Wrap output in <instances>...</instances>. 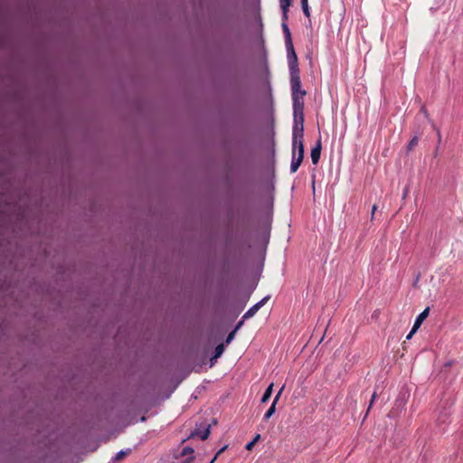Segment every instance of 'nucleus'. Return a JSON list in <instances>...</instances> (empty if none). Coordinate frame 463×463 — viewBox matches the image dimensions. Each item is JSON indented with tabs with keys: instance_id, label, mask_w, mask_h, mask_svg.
<instances>
[{
	"instance_id": "f257e3e1",
	"label": "nucleus",
	"mask_w": 463,
	"mask_h": 463,
	"mask_svg": "<svg viewBox=\"0 0 463 463\" xmlns=\"http://www.w3.org/2000/svg\"><path fill=\"white\" fill-rule=\"evenodd\" d=\"M250 90L249 62L233 57V319L246 307L264 268L276 190L273 168L261 184L257 211L256 107Z\"/></svg>"
},
{
	"instance_id": "f03ea898",
	"label": "nucleus",
	"mask_w": 463,
	"mask_h": 463,
	"mask_svg": "<svg viewBox=\"0 0 463 463\" xmlns=\"http://www.w3.org/2000/svg\"><path fill=\"white\" fill-rule=\"evenodd\" d=\"M304 102L293 104L294 125L292 135H304Z\"/></svg>"
},
{
	"instance_id": "7ed1b4c3",
	"label": "nucleus",
	"mask_w": 463,
	"mask_h": 463,
	"mask_svg": "<svg viewBox=\"0 0 463 463\" xmlns=\"http://www.w3.org/2000/svg\"><path fill=\"white\" fill-rule=\"evenodd\" d=\"M270 298V296L264 297L258 303L253 305L249 310L245 312L242 316L241 319L233 326V337L235 336L237 331L242 326L244 321L250 317H252Z\"/></svg>"
},
{
	"instance_id": "20e7f679",
	"label": "nucleus",
	"mask_w": 463,
	"mask_h": 463,
	"mask_svg": "<svg viewBox=\"0 0 463 463\" xmlns=\"http://www.w3.org/2000/svg\"><path fill=\"white\" fill-rule=\"evenodd\" d=\"M237 21H238V18H237L235 13L233 12V31H232V33H233V45L238 41L243 40L245 38V35H246L247 31H248V26H249V22H248V19L246 17H243V19H242V24H242L241 28H240L238 26Z\"/></svg>"
},
{
	"instance_id": "39448f33",
	"label": "nucleus",
	"mask_w": 463,
	"mask_h": 463,
	"mask_svg": "<svg viewBox=\"0 0 463 463\" xmlns=\"http://www.w3.org/2000/svg\"><path fill=\"white\" fill-rule=\"evenodd\" d=\"M290 75V87H291V96L292 101L294 103H302L303 101L299 100L300 97L297 96V91H298L301 88V80H300V71L298 72H291Z\"/></svg>"
},
{
	"instance_id": "423d86ee",
	"label": "nucleus",
	"mask_w": 463,
	"mask_h": 463,
	"mask_svg": "<svg viewBox=\"0 0 463 463\" xmlns=\"http://www.w3.org/2000/svg\"><path fill=\"white\" fill-rule=\"evenodd\" d=\"M296 153L298 154L297 158L304 159V135H292V156H296Z\"/></svg>"
},
{
	"instance_id": "0eeeda50",
	"label": "nucleus",
	"mask_w": 463,
	"mask_h": 463,
	"mask_svg": "<svg viewBox=\"0 0 463 463\" xmlns=\"http://www.w3.org/2000/svg\"><path fill=\"white\" fill-rule=\"evenodd\" d=\"M286 49H287V56H288L289 73L300 71V70L298 68V56L295 52L293 43L291 45L290 44L286 45Z\"/></svg>"
},
{
	"instance_id": "6e6552de",
	"label": "nucleus",
	"mask_w": 463,
	"mask_h": 463,
	"mask_svg": "<svg viewBox=\"0 0 463 463\" xmlns=\"http://www.w3.org/2000/svg\"><path fill=\"white\" fill-rule=\"evenodd\" d=\"M263 70H264V72H265V86H266V89L269 91V95L270 97V99L272 100V97H271L272 88H271V83H270V71H269V64H268V59H267V52H266V51H264V54H263Z\"/></svg>"
},
{
	"instance_id": "1a4fd4ad",
	"label": "nucleus",
	"mask_w": 463,
	"mask_h": 463,
	"mask_svg": "<svg viewBox=\"0 0 463 463\" xmlns=\"http://www.w3.org/2000/svg\"><path fill=\"white\" fill-rule=\"evenodd\" d=\"M210 435V425L207 424L205 426H196V428L191 432L190 438L198 437L202 440H204Z\"/></svg>"
},
{
	"instance_id": "9d476101",
	"label": "nucleus",
	"mask_w": 463,
	"mask_h": 463,
	"mask_svg": "<svg viewBox=\"0 0 463 463\" xmlns=\"http://www.w3.org/2000/svg\"><path fill=\"white\" fill-rule=\"evenodd\" d=\"M321 150H322V142H321V137H319L317 140L316 145L312 147L311 153H310L311 161H312L313 165L318 164L320 156H321Z\"/></svg>"
},
{
	"instance_id": "9b49d317",
	"label": "nucleus",
	"mask_w": 463,
	"mask_h": 463,
	"mask_svg": "<svg viewBox=\"0 0 463 463\" xmlns=\"http://www.w3.org/2000/svg\"><path fill=\"white\" fill-rule=\"evenodd\" d=\"M430 307H427L415 319L413 326L411 328V334H415L419 327L421 326L423 321L429 317Z\"/></svg>"
},
{
	"instance_id": "f8f14e48",
	"label": "nucleus",
	"mask_w": 463,
	"mask_h": 463,
	"mask_svg": "<svg viewBox=\"0 0 463 463\" xmlns=\"http://www.w3.org/2000/svg\"><path fill=\"white\" fill-rule=\"evenodd\" d=\"M281 27H282V31H283L284 37H285V44L291 45L293 43V42H292V36H291V33H290L289 27L288 25V23H282Z\"/></svg>"
},
{
	"instance_id": "ddd939ff",
	"label": "nucleus",
	"mask_w": 463,
	"mask_h": 463,
	"mask_svg": "<svg viewBox=\"0 0 463 463\" xmlns=\"http://www.w3.org/2000/svg\"><path fill=\"white\" fill-rule=\"evenodd\" d=\"M255 1H256L257 8H258L257 15H256V21H257V24H258L259 33H260V38H262L263 24H262L261 16H260V0H255ZM261 41L263 42V39H261Z\"/></svg>"
},
{
	"instance_id": "4468645a",
	"label": "nucleus",
	"mask_w": 463,
	"mask_h": 463,
	"mask_svg": "<svg viewBox=\"0 0 463 463\" xmlns=\"http://www.w3.org/2000/svg\"><path fill=\"white\" fill-rule=\"evenodd\" d=\"M273 386L274 383H271L265 390L264 393L262 394V397L260 399L261 403H266L271 397L273 392Z\"/></svg>"
},
{
	"instance_id": "2eb2a0df",
	"label": "nucleus",
	"mask_w": 463,
	"mask_h": 463,
	"mask_svg": "<svg viewBox=\"0 0 463 463\" xmlns=\"http://www.w3.org/2000/svg\"><path fill=\"white\" fill-rule=\"evenodd\" d=\"M223 351H224L223 344H220L215 347L214 354L211 357V364H210L211 366H213L214 364V361L222 354Z\"/></svg>"
},
{
	"instance_id": "dca6fc26",
	"label": "nucleus",
	"mask_w": 463,
	"mask_h": 463,
	"mask_svg": "<svg viewBox=\"0 0 463 463\" xmlns=\"http://www.w3.org/2000/svg\"><path fill=\"white\" fill-rule=\"evenodd\" d=\"M301 8L305 16L308 19V23L311 24L310 20V10L308 6V0H300Z\"/></svg>"
},
{
	"instance_id": "f3484780",
	"label": "nucleus",
	"mask_w": 463,
	"mask_h": 463,
	"mask_svg": "<svg viewBox=\"0 0 463 463\" xmlns=\"http://www.w3.org/2000/svg\"><path fill=\"white\" fill-rule=\"evenodd\" d=\"M303 160L300 158H297L296 156H292L291 165H290V172L296 173L298 169L299 168L300 165L302 164Z\"/></svg>"
},
{
	"instance_id": "a211bd4d",
	"label": "nucleus",
	"mask_w": 463,
	"mask_h": 463,
	"mask_svg": "<svg viewBox=\"0 0 463 463\" xmlns=\"http://www.w3.org/2000/svg\"><path fill=\"white\" fill-rule=\"evenodd\" d=\"M419 143V136L416 134L409 142L406 147V152L409 153L414 149Z\"/></svg>"
},
{
	"instance_id": "6ab92c4d",
	"label": "nucleus",
	"mask_w": 463,
	"mask_h": 463,
	"mask_svg": "<svg viewBox=\"0 0 463 463\" xmlns=\"http://www.w3.org/2000/svg\"><path fill=\"white\" fill-rule=\"evenodd\" d=\"M276 405H277V403L272 402L270 407L269 408V410L264 414V417H263L264 420H268L269 419H270L273 416V414L276 411Z\"/></svg>"
},
{
	"instance_id": "aec40b11",
	"label": "nucleus",
	"mask_w": 463,
	"mask_h": 463,
	"mask_svg": "<svg viewBox=\"0 0 463 463\" xmlns=\"http://www.w3.org/2000/svg\"><path fill=\"white\" fill-rule=\"evenodd\" d=\"M131 451V449H126V450H119L118 452L116 453V455L111 458L115 463H117V461L122 459L126 455H128L129 452Z\"/></svg>"
},
{
	"instance_id": "412c9836",
	"label": "nucleus",
	"mask_w": 463,
	"mask_h": 463,
	"mask_svg": "<svg viewBox=\"0 0 463 463\" xmlns=\"http://www.w3.org/2000/svg\"><path fill=\"white\" fill-rule=\"evenodd\" d=\"M405 394H402L400 393L399 396L397 397L396 401H395V405L396 406H404L405 404Z\"/></svg>"
},
{
	"instance_id": "4be33fe9",
	"label": "nucleus",
	"mask_w": 463,
	"mask_h": 463,
	"mask_svg": "<svg viewBox=\"0 0 463 463\" xmlns=\"http://www.w3.org/2000/svg\"><path fill=\"white\" fill-rule=\"evenodd\" d=\"M193 453H194V449L191 447H185L183 449V450L181 452V456L182 457L188 456V455H192Z\"/></svg>"
},
{
	"instance_id": "5701e85b",
	"label": "nucleus",
	"mask_w": 463,
	"mask_h": 463,
	"mask_svg": "<svg viewBox=\"0 0 463 463\" xmlns=\"http://www.w3.org/2000/svg\"><path fill=\"white\" fill-rule=\"evenodd\" d=\"M284 388H285V384H284V385H282V387L279 389V392H278V393L276 394L275 398L273 399V402H274L275 403H278V402H279V398H280V396H281V394H282V392H283V391H284Z\"/></svg>"
},
{
	"instance_id": "b1692460",
	"label": "nucleus",
	"mask_w": 463,
	"mask_h": 463,
	"mask_svg": "<svg viewBox=\"0 0 463 463\" xmlns=\"http://www.w3.org/2000/svg\"><path fill=\"white\" fill-rule=\"evenodd\" d=\"M376 397H377V393H376V392H374L373 393V395H372V398H371V401H370V403H369V406H368V409H367V411H366V415L368 414L370 409L372 408V406H373Z\"/></svg>"
},
{
	"instance_id": "393cba45",
	"label": "nucleus",
	"mask_w": 463,
	"mask_h": 463,
	"mask_svg": "<svg viewBox=\"0 0 463 463\" xmlns=\"http://www.w3.org/2000/svg\"><path fill=\"white\" fill-rule=\"evenodd\" d=\"M307 95V91L303 89H300L298 91H297V96L300 97L299 100L304 101V97Z\"/></svg>"
},
{
	"instance_id": "a878e982",
	"label": "nucleus",
	"mask_w": 463,
	"mask_h": 463,
	"mask_svg": "<svg viewBox=\"0 0 463 463\" xmlns=\"http://www.w3.org/2000/svg\"><path fill=\"white\" fill-rule=\"evenodd\" d=\"M290 5H280L282 14H288Z\"/></svg>"
},
{
	"instance_id": "bb28decb",
	"label": "nucleus",
	"mask_w": 463,
	"mask_h": 463,
	"mask_svg": "<svg viewBox=\"0 0 463 463\" xmlns=\"http://www.w3.org/2000/svg\"><path fill=\"white\" fill-rule=\"evenodd\" d=\"M254 446H255V443H254L252 440H250V442H248V443L246 444L245 449H246L247 450H251V449H253V447H254Z\"/></svg>"
},
{
	"instance_id": "cd10ccee",
	"label": "nucleus",
	"mask_w": 463,
	"mask_h": 463,
	"mask_svg": "<svg viewBox=\"0 0 463 463\" xmlns=\"http://www.w3.org/2000/svg\"><path fill=\"white\" fill-rule=\"evenodd\" d=\"M227 447H228L227 445H226V446H224V447H222V449L217 452V454L215 455V457H214V458H213L209 463H213V461L215 460V458H217V456H218L220 453H222V451H223Z\"/></svg>"
},
{
	"instance_id": "c85d7f7f",
	"label": "nucleus",
	"mask_w": 463,
	"mask_h": 463,
	"mask_svg": "<svg viewBox=\"0 0 463 463\" xmlns=\"http://www.w3.org/2000/svg\"><path fill=\"white\" fill-rule=\"evenodd\" d=\"M420 273H418V274H417V276H416V278H415V279H414V281H413V283H412V287H413V288H416V287H417L418 282H419V279H420Z\"/></svg>"
},
{
	"instance_id": "c756f323",
	"label": "nucleus",
	"mask_w": 463,
	"mask_h": 463,
	"mask_svg": "<svg viewBox=\"0 0 463 463\" xmlns=\"http://www.w3.org/2000/svg\"><path fill=\"white\" fill-rule=\"evenodd\" d=\"M376 210H377V205L373 204V207H372L371 220H373V216H374V213H375Z\"/></svg>"
},
{
	"instance_id": "7c9ffc66",
	"label": "nucleus",
	"mask_w": 463,
	"mask_h": 463,
	"mask_svg": "<svg viewBox=\"0 0 463 463\" xmlns=\"http://www.w3.org/2000/svg\"><path fill=\"white\" fill-rule=\"evenodd\" d=\"M293 0H279V5H290L292 4Z\"/></svg>"
},
{
	"instance_id": "2f4dec72",
	"label": "nucleus",
	"mask_w": 463,
	"mask_h": 463,
	"mask_svg": "<svg viewBox=\"0 0 463 463\" xmlns=\"http://www.w3.org/2000/svg\"><path fill=\"white\" fill-rule=\"evenodd\" d=\"M288 14H282V23H288Z\"/></svg>"
},
{
	"instance_id": "473e14b6",
	"label": "nucleus",
	"mask_w": 463,
	"mask_h": 463,
	"mask_svg": "<svg viewBox=\"0 0 463 463\" xmlns=\"http://www.w3.org/2000/svg\"><path fill=\"white\" fill-rule=\"evenodd\" d=\"M454 364V361L450 360V361H448L444 364V367L445 368H449L450 366H452V364Z\"/></svg>"
},
{
	"instance_id": "72a5a7b5",
	"label": "nucleus",
	"mask_w": 463,
	"mask_h": 463,
	"mask_svg": "<svg viewBox=\"0 0 463 463\" xmlns=\"http://www.w3.org/2000/svg\"><path fill=\"white\" fill-rule=\"evenodd\" d=\"M260 439V434H256L252 441L256 444Z\"/></svg>"
},
{
	"instance_id": "f704fd0d",
	"label": "nucleus",
	"mask_w": 463,
	"mask_h": 463,
	"mask_svg": "<svg viewBox=\"0 0 463 463\" xmlns=\"http://www.w3.org/2000/svg\"><path fill=\"white\" fill-rule=\"evenodd\" d=\"M232 342V332H230L226 336V343L229 344Z\"/></svg>"
},
{
	"instance_id": "c9c22d12",
	"label": "nucleus",
	"mask_w": 463,
	"mask_h": 463,
	"mask_svg": "<svg viewBox=\"0 0 463 463\" xmlns=\"http://www.w3.org/2000/svg\"><path fill=\"white\" fill-rule=\"evenodd\" d=\"M420 111H421V112H422L426 117H428V112H427V109H426V108H425L424 106H423V107H421Z\"/></svg>"
},
{
	"instance_id": "e433bc0d",
	"label": "nucleus",
	"mask_w": 463,
	"mask_h": 463,
	"mask_svg": "<svg viewBox=\"0 0 463 463\" xmlns=\"http://www.w3.org/2000/svg\"><path fill=\"white\" fill-rule=\"evenodd\" d=\"M315 175L312 176V188H313V192L315 193Z\"/></svg>"
},
{
	"instance_id": "4c0bfd02",
	"label": "nucleus",
	"mask_w": 463,
	"mask_h": 463,
	"mask_svg": "<svg viewBox=\"0 0 463 463\" xmlns=\"http://www.w3.org/2000/svg\"><path fill=\"white\" fill-rule=\"evenodd\" d=\"M193 459V457H190L189 458H186L184 461H183L182 463H189L190 460Z\"/></svg>"
},
{
	"instance_id": "58836bf2",
	"label": "nucleus",
	"mask_w": 463,
	"mask_h": 463,
	"mask_svg": "<svg viewBox=\"0 0 463 463\" xmlns=\"http://www.w3.org/2000/svg\"><path fill=\"white\" fill-rule=\"evenodd\" d=\"M413 334H411V331L409 333V335H407V339H410L411 336H412Z\"/></svg>"
},
{
	"instance_id": "ea45409f",
	"label": "nucleus",
	"mask_w": 463,
	"mask_h": 463,
	"mask_svg": "<svg viewBox=\"0 0 463 463\" xmlns=\"http://www.w3.org/2000/svg\"><path fill=\"white\" fill-rule=\"evenodd\" d=\"M438 155V147L436 148L435 156Z\"/></svg>"
},
{
	"instance_id": "a19ab883",
	"label": "nucleus",
	"mask_w": 463,
	"mask_h": 463,
	"mask_svg": "<svg viewBox=\"0 0 463 463\" xmlns=\"http://www.w3.org/2000/svg\"><path fill=\"white\" fill-rule=\"evenodd\" d=\"M406 194H407V190H405V192L403 193V197L406 196Z\"/></svg>"
},
{
	"instance_id": "79ce46f5",
	"label": "nucleus",
	"mask_w": 463,
	"mask_h": 463,
	"mask_svg": "<svg viewBox=\"0 0 463 463\" xmlns=\"http://www.w3.org/2000/svg\"><path fill=\"white\" fill-rule=\"evenodd\" d=\"M109 463H115V462L111 459V461H109Z\"/></svg>"
}]
</instances>
